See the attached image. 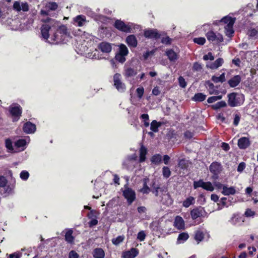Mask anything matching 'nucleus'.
<instances>
[{
  "label": "nucleus",
  "instance_id": "49",
  "mask_svg": "<svg viewBox=\"0 0 258 258\" xmlns=\"http://www.w3.org/2000/svg\"><path fill=\"white\" fill-rule=\"evenodd\" d=\"M178 165L180 168L184 169L187 167L188 163L185 159H181L179 161Z\"/></svg>",
  "mask_w": 258,
  "mask_h": 258
},
{
  "label": "nucleus",
  "instance_id": "45",
  "mask_svg": "<svg viewBox=\"0 0 258 258\" xmlns=\"http://www.w3.org/2000/svg\"><path fill=\"white\" fill-rule=\"evenodd\" d=\"M226 106V103L224 101H221L217 102V103L213 105L212 106V108L214 109H218L222 107H225Z\"/></svg>",
  "mask_w": 258,
  "mask_h": 258
},
{
  "label": "nucleus",
  "instance_id": "39",
  "mask_svg": "<svg viewBox=\"0 0 258 258\" xmlns=\"http://www.w3.org/2000/svg\"><path fill=\"white\" fill-rule=\"evenodd\" d=\"M195 198L192 197H189L186 199L183 202V206L184 207L188 208L195 203Z\"/></svg>",
  "mask_w": 258,
  "mask_h": 258
},
{
  "label": "nucleus",
  "instance_id": "56",
  "mask_svg": "<svg viewBox=\"0 0 258 258\" xmlns=\"http://www.w3.org/2000/svg\"><path fill=\"white\" fill-rule=\"evenodd\" d=\"M146 234L144 231H141L138 233L137 238L140 241H143L145 240Z\"/></svg>",
  "mask_w": 258,
  "mask_h": 258
},
{
  "label": "nucleus",
  "instance_id": "26",
  "mask_svg": "<svg viewBox=\"0 0 258 258\" xmlns=\"http://www.w3.org/2000/svg\"><path fill=\"white\" fill-rule=\"evenodd\" d=\"M240 81V76L239 75H236L228 81V84L231 87H235L239 84Z\"/></svg>",
  "mask_w": 258,
  "mask_h": 258
},
{
  "label": "nucleus",
  "instance_id": "38",
  "mask_svg": "<svg viewBox=\"0 0 258 258\" xmlns=\"http://www.w3.org/2000/svg\"><path fill=\"white\" fill-rule=\"evenodd\" d=\"M151 161L152 163L158 165L162 161V156L160 154H156L153 156Z\"/></svg>",
  "mask_w": 258,
  "mask_h": 258
},
{
  "label": "nucleus",
  "instance_id": "17",
  "mask_svg": "<svg viewBox=\"0 0 258 258\" xmlns=\"http://www.w3.org/2000/svg\"><path fill=\"white\" fill-rule=\"evenodd\" d=\"M144 36L147 38L157 39L160 37L158 31L156 29H147L144 31Z\"/></svg>",
  "mask_w": 258,
  "mask_h": 258
},
{
  "label": "nucleus",
  "instance_id": "34",
  "mask_svg": "<svg viewBox=\"0 0 258 258\" xmlns=\"http://www.w3.org/2000/svg\"><path fill=\"white\" fill-rule=\"evenodd\" d=\"M73 230L72 229L68 230L65 234V240L69 243H72L74 240V237L73 236Z\"/></svg>",
  "mask_w": 258,
  "mask_h": 258
},
{
  "label": "nucleus",
  "instance_id": "18",
  "mask_svg": "<svg viewBox=\"0 0 258 258\" xmlns=\"http://www.w3.org/2000/svg\"><path fill=\"white\" fill-rule=\"evenodd\" d=\"M174 226L178 230H183L185 228V223L183 218L179 216H176L174 219Z\"/></svg>",
  "mask_w": 258,
  "mask_h": 258
},
{
  "label": "nucleus",
  "instance_id": "30",
  "mask_svg": "<svg viewBox=\"0 0 258 258\" xmlns=\"http://www.w3.org/2000/svg\"><path fill=\"white\" fill-rule=\"evenodd\" d=\"M211 80L213 82H214L215 83H222L225 81V74L224 73H223L219 76L217 75L213 76H212Z\"/></svg>",
  "mask_w": 258,
  "mask_h": 258
},
{
  "label": "nucleus",
  "instance_id": "2",
  "mask_svg": "<svg viewBox=\"0 0 258 258\" xmlns=\"http://www.w3.org/2000/svg\"><path fill=\"white\" fill-rule=\"evenodd\" d=\"M152 192L158 198V200L163 204L170 205L172 203V200L167 190L159 186H153Z\"/></svg>",
  "mask_w": 258,
  "mask_h": 258
},
{
  "label": "nucleus",
  "instance_id": "33",
  "mask_svg": "<svg viewBox=\"0 0 258 258\" xmlns=\"http://www.w3.org/2000/svg\"><path fill=\"white\" fill-rule=\"evenodd\" d=\"M148 178H144L143 179V187L140 189V191L141 192L145 194H147L150 192V191H152V190L150 189V188L149 187V186L147 185V183L149 181Z\"/></svg>",
  "mask_w": 258,
  "mask_h": 258
},
{
  "label": "nucleus",
  "instance_id": "62",
  "mask_svg": "<svg viewBox=\"0 0 258 258\" xmlns=\"http://www.w3.org/2000/svg\"><path fill=\"white\" fill-rule=\"evenodd\" d=\"M178 82L181 87L185 88L186 86V83L185 79L182 77L180 76L179 77Z\"/></svg>",
  "mask_w": 258,
  "mask_h": 258
},
{
  "label": "nucleus",
  "instance_id": "21",
  "mask_svg": "<svg viewBox=\"0 0 258 258\" xmlns=\"http://www.w3.org/2000/svg\"><path fill=\"white\" fill-rule=\"evenodd\" d=\"M250 145V142L248 138L246 137H242L238 141V146L241 149H245Z\"/></svg>",
  "mask_w": 258,
  "mask_h": 258
},
{
  "label": "nucleus",
  "instance_id": "54",
  "mask_svg": "<svg viewBox=\"0 0 258 258\" xmlns=\"http://www.w3.org/2000/svg\"><path fill=\"white\" fill-rule=\"evenodd\" d=\"M203 69L201 63L196 62L194 63L193 67H192V70L194 71H201Z\"/></svg>",
  "mask_w": 258,
  "mask_h": 258
},
{
  "label": "nucleus",
  "instance_id": "8",
  "mask_svg": "<svg viewBox=\"0 0 258 258\" xmlns=\"http://www.w3.org/2000/svg\"><path fill=\"white\" fill-rule=\"evenodd\" d=\"M223 168L221 163L218 162H213L209 166V170L213 174L212 178L217 179L219 177V174L222 171Z\"/></svg>",
  "mask_w": 258,
  "mask_h": 258
},
{
  "label": "nucleus",
  "instance_id": "64",
  "mask_svg": "<svg viewBox=\"0 0 258 258\" xmlns=\"http://www.w3.org/2000/svg\"><path fill=\"white\" fill-rule=\"evenodd\" d=\"M214 59V57L211 52H209L208 54H205L203 56V59L205 60H213Z\"/></svg>",
  "mask_w": 258,
  "mask_h": 258
},
{
  "label": "nucleus",
  "instance_id": "6",
  "mask_svg": "<svg viewBox=\"0 0 258 258\" xmlns=\"http://www.w3.org/2000/svg\"><path fill=\"white\" fill-rule=\"evenodd\" d=\"M228 103L231 107L240 106L244 101V96L243 94L236 93H232L228 95Z\"/></svg>",
  "mask_w": 258,
  "mask_h": 258
},
{
  "label": "nucleus",
  "instance_id": "31",
  "mask_svg": "<svg viewBox=\"0 0 258 258\" xmlns=\"http://www.w3.org/2000/svg\"><path fill=\"white\" fill-rule=\"evenodd\" d=\"M15 185L11 184L6 186L4 188V194L5 196L12 195L14 194Z\"/></svg>",
  "mask_w": 258,
  "mask_h": 258
},
{
  "label": "nucleus",
  "instance_id": "23",
  "mask_svg": "<svg viewBox=\"0 0 258 258\" xmlns=\"http://www.w3.org/2000/svg\"><path fill=\"white\" fill-rule=\"evenodd\" d=\"M137 70L136 69L126 66L124 67V76L125 77L128 78L134 77L137 74Z\"/></svg>",
  "mask_w": 258,
  "mask_h": 258
},
{
  "label": "nucleus",
  "instance_id": "60",
  "mask_svg": "<svg viewBox=\"0 0 258 258\" xmlns=\"http://www.w3.org/2000/svg\"><path fill=\"white\" fill-rule=\"evenodd\" d=\"M138 97L140 99L143 96L144 93V89L143 87L138 88L136 90Z\"/></svg>",
  "mask_w": 258,
  "mask_h": 258
},
{
  "label": "nucleus",
  "instance_id": "46",
  "mask_svg": "<svg viewBox=\"0 0 258 258\" xmlns=\"http://www.w3.org/2000/svg\"><path fill=\"white\" fill-rule=\"evenodd\" d=\"M137 156L135 154H134L128 157L126 159V160L123 162V165L125 166L127 165V164H129L130 162L133 160H136L137 159Z\"/></svg>",
  "mask_w": 258,
  "mask_h": 258
},
{
  "label": "nucleus",
  "instance_id": "20",
  "mask_svg": "<svg viewBox=\"0 0 258 258\" xmlns=\"http://www.w3.org/2000/svg\"><path fill=\"white\" fill-rule=\"evenodd\" d=\"M98 49L103 53H108L112 50V46L110 43L106 42H102L98 45Z\"/></svg>",
  "mask_w": 258,
  "mask_h": 258
},
{
  "label": "nucleus",
  "instance_id": "53",
  "mask_svg": "<svg viewBox=\"0 0 258 258\" xmlns=\"http://www.w3.org/2000/svg\"><path fill=\"white\" fill-rule=\"evenodd\" d=\"M194 42L199 45H203L206 42V39L204 37H198L194 39Z\"/></svg>",
  "mask_w": 258,
  "mask_h": 258
},
{
  "label": "nucleus",
  "instance_id": "4",
  "mask_svg": "<svg viewBox=\"0 0 258 258\" xmlns=\"http://www.w3.org/2000/svg\"><path fill=\"white\" fill-rule=\"evenodd\" d=\"M55 32L51 36L49 42L52 44H58L63 42L66 37L68 31L67 27L64 25L57 27Z\"/></svg>",
  "mask_w": 258,
  "mask_h": 258
},
{
  "label": "nucleus",
  "instance_id": "40",
  "mask_svg": "<svg viewBox=\"0 0 258 258\" xmlns=\"http://www.w3.org/2000/svg\"><path fill=\"white\" fill-rule=\"evenodd\" d=\"M82 37L84 39V41H87V42L94 41L95 39V37L94 36L85 32L83 34Z\"/></svg>",
  "mask_w": 258,
  "mask_h": 258
},
{
  "label": "nucleus",
  "instance_id": "3",
  "mask_svg": "<svg viewBox=\"0 0 258 258\" xmlns=\"http://www.w3.org/2000/svg\"><path fill=\"white\" fill-rule=\"evenodd\" d=\"M45 22L46 23L41 26V33L43 38L48 40L49 37V31L56 29L59 26V23L54 19L50 18H47Z\"/></svg>",
  "mask_w": 258,
  "mask_h": 258
},
{
  "label": "nucleus",
  "instance_id": "48",
  "mask_svg": "<svg viewBox=\"0 0 258 258\" xmlns=\"http://www.w3.org/2000/svg\"><path fill=\"white\" fill-rule=\"evenodd\" d=\"M5 145L6 148L9 150L10 152H13L14 151L12 142L10 139H7L6 140Z\"/></svg>",
  "mask_w": 258,
  "mask_h": 258
},
{
  "label": "nucleus",
  "instance_id": "9",
  "mask_svg": "<svg viewBox=\"0 0 258 258\" xmlns=\"http://www.w3.org/2000/svg\"><path fill=\"white\" fill-rule=\"evenodd\" d=\"M206 36L208 40L213 43H219L223 41L222 35L219 33L214 32L213 31L208 32Z\"/></svg>",
  "mask_w": 258,
  "mask_h": 258
},
{
  "label": "nucleus",
  "instance_id": "37",
  "mask_svg": "<svg viewBox=\"0 0 258 258\" xmlns=\"http://www.w3.org/2000/svg\"><path fill=\"white\" fill-rule=\"evenodd\" d=\"M161 125V123L160 122L154 120L152 121L151 123L150 129L153 132L156 133L158 132V127L160 126Z\"/></svg>",
  "mask_w": 258,
  "mask_h": 258
},
{
  "label": "nucleus",
  "instance_id": "43",
  "mask_svg": "<svg viewBox=\"0 0 258 258\" xmlns=\"http://www.w3.org/2000/svg\"><path fill=\"white\" fill-rule=\"evenodd\" d=\"M204 238L203 232L201 231H197L195 235V239L199 243Z\"/></svg>",
  "mask_w": 258,
  "mask_h": 258
},
{
  "label": "nucleus",
  "instance_id": "22",
  "mask_svg": "<svg viewBox=\"0 0 258 258\" xmlns=\"http://www.w3.org/2000/svg\"><path fill=\"white\" fill-rule=\"evenodd\" d=\"M223 59L221 58H219L217 59L213 62H207L206 64V67L208 68H210L212 70H215L218 69L219 67L221 66L223 63Z\"/></svg>",
  "mask_w": 258,
  "mask_h": 258
},
{
  "label": "nucleus",
  "instance_id": "5",
  "mask_svg": "<svg viewBox=\"0 0 258 258\" xmlns=\"http://www.w3.org/2000/svg\"><path fill=\"white\" fill-rule=\"evenodd\" d=\"M236 19L229 16L223 18L220 23L225 24V33L226 36L231 37L234 33L233 25L235 22Z\"/></svg>",
  "mask_w": 258,
  "mask_h": 258
},
{
  "label": "nucleus",
  "instance_id": "63",
  "mask_svg": "<svg viewBox=\"0 0 258 258\" xmlns=\"http://www.w3.org/2000/svg\"><path fill=\"white\" fill-rule=\"evenodd\" d=\"M98 213L94 210H91L88 214V217L89 219L96 218Z\"/></svg>",
  "mask_w": 258,
  "mask_h": 258
},
{
  "label": "nucleus",
  "instance_id": "27",
  "mask_svg": "<svg viewBox=\"0 0 258 258\" xmlns=\"http://www.w3.org/2000/svg\"><path fill=\"white\" fill-rule=\"evenodd\" d=\"M138 250L135 248L126 251L123 255L124 258H134L138 254Z\"/></svg>",
  "mask_w": 258,
  "mask_h": 258
},
{
  "label": "nucleus",
  "instance_id": "61",
  "mask_svg": "<svg viewBox=\"0 0 258 258\" xmlns=\"http://www.w3.org/2000/svg\"><path fill=\"white\" fill-rule=\"evenodd\" d=\"M22 254L20 252H14L10 254H7V258H20Z\"/></svg>",
  "mask_w": 258,
  "mask_h": 258
},
{
  "label": "nucleus",
  "instance_id": "59",
  "mask_svg": "<svg viewBox=\"0 0 258 258\" xmlns=\"http://www.w3.org/2000/svg\"><path fill=\"white\" fill-rule=\"evenodd\" d=\"M20 176L22 180H26L29 176V173L28 171L23 170L20 173Z\"/></svg>",
  "mask_w": 258,
  "mask_h": 258
},
{
  "label": "nucleus",
  "instance_id": "1",
  "mask_svg": "<svg viewBox=\"0 0 258 258\" xmlns=\"http://www.w3.org/2000/svg\"><path fill=\"white\" fill-rule=\"evenodd\" d=\"M114 26L117 30L126 33H135L141 29L139 25L131 22L125 23L120 20H116L114 22Z\"/></svg>",
  "mask_w": 258,
  "mask_h": 258
},
{
  "label": "nucleus",
  "instance_id": "35",
  "mask_svg": "<svg viewBox=\"0 0 258 258\" xmlns=\"http://www.w3.org/2000/svg\"><path fill=\"white\" fill-rule=\"evenodd\" d=\"M206 98V95L202 93L196 94L192 97V100L196 102H201L204 101Z\"/></svg>",
  "mask_w": 258,
  "mask_h": 258
},
{
  "label": "nucleus",
  "instance_id": "24",
  "mask_svg": "<svg viewBox=\"0 0 258 258\" xmlns=\"http://www.w3.org/2000/svg\"><path fill=\"white\" fill-rule=\"evenodd\" d=\"M125 41L130 47H136L138 44L137 38L134 35L128 36L126 38Z\"/></svg>",
  "mask_w": 258,
  "mask_h": 258
},
{
  "label": "nucleus",
  "instance_id": "12",
  "mask_svg": "<svg viewBox=\"0 0 258 258\" xmlns=\"http://www.w3.org/2000/svg\"><path fill=\"white\" fill-rule=\"evenodd\" d=\"M10 112L13 118V121H17L22 113V108L19 105H12L10 107Z\"/></svg>",
  "mask_w": 258,
  "mask_h": 258
},
{
  "label": "nucleus",
  "instance_id": "32",
  "mask_svg": "<svg viewBox=\"0 0 258 258\" xmlns=\"http://www.w3.org/2000/svg\"><path fill=\"white\" fill-rule=\"evenodd\" d=\"M147 153V150L146 148L142 145L140 149V162H143L145 161Z\"/></svg>",
  "mask_w": 258,
  "mask_h": 258
},
{
  "label": "nucleus",
  "instance_id": "28",
  "mask_svg": "<svg viewBox=\"0 0 258 258\" xmlns=\"http://www.w3.org/2000/svg\"><path fill=\"white\" fill-rule=\"evenodd\" d=\"M93 255L95 258H104L105 256V252L102 248H97L94 249Z\"/></svg>",
  "mask_w": 258,
  "mask_h": 258
},
{
  "label": "nucleus",
  "instance_id": "29",
  "mask_svg": "<svg viewBox=\"0 0 258 258\" xmlns=\"http://www.w3.org/2000/svg\"><path fill=\"white\" fill-rule=\"evenodd\" d=\"M166 54L169 59L171 61H175L178 58L177 53L172 49H169L166 51Z\"/></svg>",
  "mask_w": 258,
  "mask_h": 258
},
{
  "label": "nucleus",
  "instance_id": "41",
  "mask_svg": "<svg viewBox=\"0 0 258 258\" xmlns=\"http://www.w3.org/2000/svg\"><path fill=\"white\" fill-rule=\"evenodd\" d=\"M119 53L123 54V55H127L128 53V50L126 46L123 44H121L119 46Z\"/></svg>",
  "mask_w": 258,
  "mask_h": 258
},
{
  "label": "nucleus",
  "instance_id": "55",
  "mask_svg": "<svg viewBox=\"0 0 258 258\" xmlns=\"http://www.w3.org/2000/svg\"><path fill=\"white\" fill-rule=\"evenodd\" d=\"M6 16L7 13L5 12V11L3 9V3L0 2V20H2L5 18Z\"/></svg>",
  "mask_w": 258,
  "mask_h": 258
},
{
  "label": "nucleus",
  "instance_id": "10",
  "mask_svg": "<svg viewBox=\"0 0 258 258\" xmlns=\"http://www.w3.org/2000/svg\"><path fill=\"white\" fill-rule=\"evenodd\" d=\"M124 189L122 190L123 196L129 205H131L136 199V194L134 190L132 188L124 186Z\"/></svg>",
  "mask_w": 258,
  "mask_h": 258
},
{
  "label": "nucleus",
  "instance_id": "14",
  "mask_svg": "<svg viewBox=\"0 0 258 258\" xmlns=\"http://www.w3.org/2000/svg\"><path fill=\"white\" fill-rule=\"evenodd\" d=\"M13 8L14 10L18 12L21 11L27 12L29 9V5L27 3L21 2H15L14 4Z\"/></svg>",
  "mask_w": 258,
  "mask_h": 258
},
{
  "label": "nucleus",
  "instance_id": "47",
  "mask_svg": "<svg viewBox=\"0 0 258 258\" xmlns=\"http://www.w3.org/2000/svg\"><path fill=\"white\" fill-rule=\"evenodd\" d=\"M162 173L164 177L166 178H168L171 175L170 169L168 167L164 166L162 168Z\"/></svg>",
  "mask_w": 258,
  "mask_h": 258
},
{
  "label": "nucleus",
  "instance_id": "52",
  "mask_svg": "<svg viewBox=\"0 0 258 258\" xmlns=\"http://www.w3.org/2000/svg\"><path fill=\"white\" fill-rule=\"evenodd\" d=\"M221 98H222L221 95L212 96V97L208 98V99L207 100V102L209 103H212L216 102V101H217L218 100H220Z\"/></svg>",
  "mask_w": 258,
  "mask_h": 258
},
{
  "label": "nucleus",
  "instance_id": "7",
  "mask_svg": "<svg viewBox=\"0 0 258 258\" xmlns=\"http://www.w3.org/2000/svg\"><path fill=\"white\" fill-rule=\"evenodd\" d=\"M113 86L118 92H123L126 90V86L122 81V77L120 74L116 73L113 77Z\"/></svg>",
  "mask_w": 258,
  "mask_h": 258
},
{
  "label": "nucleus",
  "instance_id": "51",
  "mask_svg": "<svg viewBox=\"0 0 258 258\" xmlns=\"http://www.w3.org/2000/svg\"><path fill=\"white\" fill-rule=\"evenodd\" d=\"M46 7L50 10L54 11L57 8L58 6L55 2H50L46 5Z\"/></svg>",
  "mask_w": 258,
  "mask_h": 258
},
{
  "label": "nucleus",
  "instance_id": "57",
  "mask_svg": "<svg viewBox=\"0 0 258 258\" xmlns=\"http://www.w3.org/2000/svg\"><path fill=\"white\" fill-rule=\"evenodd\" d=\"M125 55H123V54H121L119 53H117L115 55V59L119 62L121 63H123L125 61Z\"/></svg>",
  "mask_w": 258,
  "mask_h": 258
},
{
  "label": "nucleus",
  "instance_id": "25",
  "mask_svg": "<svg viewBox=\"0 0 258 258\" xmlns=\"http://www.w3.org/2000/svg\"><path fill=\"white\" fill-rule=\"evenodd\" d=\"M221 192L225 196L234 195L236 193V189L233 186L228 187L225 185Z\"/></svg>",
  "mask_w": 258,
  "mask_h": 258
},
{
  "label": "nucleus",
  "instance_id": "11",
  "mask_svg": "<svg viewBox=\"0 0 258 258\" xmlns=\"http://www.w3.org/2000/svg\"><path fill=\"white\" fill-rule=\"evenodd\" d=\"M194 187L195 189L198 187H202L204 189L210 191H212L214 190V186L211 182H204L203 180L194 181Z\"/></svg>",
  "mask_w": 258,
  "mask_h": 258
},
{
  "label": "nucleus",
  "instance_id": "50",
  "mask_svg": "<svg viewBox=\"0 0 258 258\" xmlns=\"http://www.w3.org/2000/svg\"><path fill=\"white\" fill-rule=\"evenodd\" d=\"M206 84L209 87V92L210 94H213L217 92V91L214 89V85L213 83L210 81H208L206 82Z\"/></svg>",
  "mask_w": 258,
  "mask_h": 258
},
{
  "label": "nucleus",
  "instance_id": "36",
  "mask_svg": "<svg viewBox=\"0 0 258 258\" xmlns=\"http://www.w3.org/2000/svg\"><path fill=\"white\" fill-rule=\"evenodd\" d=\"M189 238V235L187 233L182 232L179 234L177 238V242L178 243H183L185 241Z\"/></svg>",
  "mask_w": 258,
  "mask_h": 258
},
{
  "label": "nucleus",
  "instance_id": "13",
  "mask_svg": "<svg viewBox=\"0 0 258 258\" xmlns=\"http://www.w3.org/2000/svg\"><path fill=\"white\" fill-rule=\"evenodd\" d=\"M206 214V212L203 208L199 207L194 209L190 212V215L192 219L196 220L198 218L204 217Z\"/></svg>",
  "mask_w": 258,
  "mask_h": 258
},
{
  "label": "nucleus",
  "instance_id": "44",
  "mask_svg": "<svg viewBox=\"0 0 258 258\" xmlns=\"http://www.w3.org/2000/svg\"><path fill=\"white\" fill-rule=\"evenodd\" d=\"M124 239V236L123 235H119L117 236L115 238H113L112 239V242L113 244L117 245L122 242Z\"/></svg>",
  "mask_w": 258,
  "mask_h": 258
},
{
  "label": "nucleus",
  "instance_id": "15",
  "mask_svg": "<svg viewBox=\"0 0 258 258\" xmlns=\"http://www.w3.org/2000/svg\"><path fill=\"white\" fill-rule=\"evenodd\" d=\"M29 142L30 139L29 137L26 139H19L15 143V146L20 149V151H23L26 149Z\"/></svg>",
  "mask_w": 258,
  "mask_h": 258
},
{
  "label": "nucleus",
  "instance_id": "19",
  "mask_svg": "<svg viewBox=\"0 0 258 258\" xmlns=\"http://www.w3.org/2000/svg\"><path fill=\"white\" fill-rule=\"evenodd\" d=\"M36 129L35 124L31 123V122H26L23 126V131L27 134L34 133L35 132Z\"/></svg>",
  "mask_w": 258,
  "mask_h": 258
},
{
  "label": "nucleus",
  "instance_id": "58",
  "mask_svg": "<svg viewBox=\"0 0 258 258\" xmlns=\"http://www.w3.org/2000/svg\"><path fill=\"white\" fill-rule=\"evenodd\" d=\"M8 183L6 178L2 175H0V187H5Z\"/></svg>",
  "mask_w": 258,
  "mask_h": 258
},
{
  "label": "nucleus",
  "instance_id": "16",
  "mask_svg": "<svg viewBox=\"0 0 258 258\" xmlns=\"http://www.w3.org/2000/svg\"><path fill=\"white\" fill-rule=\"evenodd\" d=\"M74 24L78 27H82L85 25L87 21L85 16L82 15H78L73 18Z\"/></svg>",
  "mask_w": 258,
  "mask_h": 258
},
{
  "label": "nucleus",
  "instance_id": "42",
  "mask_svg": "<svg viewBox=\"0 0 258 258\" xmlns=\"http://www.w3.org/2000/svg\"><path fill=\"white\" fill-rule=\"evenodd\" d=\"M141 118L143 120L145 127H148L150 125L149 117L148 114L144 113L141 115Z\"/></svg>",
  "mask_w": 258,
  "mask_h": 258
}]
</instances>
